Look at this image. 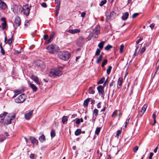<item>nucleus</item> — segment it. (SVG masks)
Here are the masks:
<instances>
[{
	"label": "nucleus",
	"mask_w": 159,
	"mask_h": 159,
	"mask_svg": "<svg viewBox=\"0 0 159 159\" xmlns=\"http://www.w3.org/2000/svg\"><path fill=\"white\" fill-rule=\"evenodd\" d=\"M28 84L33 91L35 92L37 91V88L34 84L31 83L30 82H28Z\"/></svg>",
	"instance_id": "nucleus-15"
},
{
	"label": "nucleus",
	"mask_w": 159,
	"mask_h": 159,
	"mask_svg": "<svg viewBox=\"0 0 159 159\" xmlns=\"http://www.w3.org/2000/svg\"><path fill=\"white\" fill-rule=\"evenodd\" d=\"M139 147L138 146H135L134 148L133 151L134 152H136L138 149Z\"/></svg>",
	"instance_id": "nucleus-52"
},
{
	"label": "nucleus",
	"mask_w": 159,
	"mask_h": 159,
	"mask_svg": "<svg viewBox=\"0 0 159 159\" xmlns=\"http://www.w3.org/2000/svg\"><path fill=\"white\" fill-rule=\"evenodd\" d=\"M121 133V130H118L117 131V133L116 134V137H117V138H118L120 134Z\"/></svg>",
	"instance_id": "nucleus-38"
},
{
	"label": "nucleus",
	"mask_w": 159,
	"mask_h": 159,
	"mask_svg": "<svg viewBox=\"0 0 159 159\" xmlns=\"http://www.w3.org/2000/svg\"><path fill=\"white\" fill-rule=\"evenodd\" d=\"M30 157L31 159H34L35 155L32 153L30 155Z\"/></svg>",
	"instance_id": "nucleus-51"
},
{
	"label": "nucleus",
	"mask_w": 159,
	"mask_h": 159,
	"mask_svg": "<svg viewBox=\"0 0 159 159\" xmlns=\"http://www.w3.org/2000/svg\"><path fill=\"white\" fill-rule=\"evenodd\" d=\"M145 50L146 48L145 47H144L141 49V50L140 51V52L141 53H143L145 51Z\"/></svg>",
	"instance_id": "nucleus-57"
},
{
	"label": "nucleus",
	"mask_w": 159,
	"mask_h": 159,
	"mask_svg": "<svg viewBox=\"0 0 159 159\" xmlns=\"http://www.w3.org/2000/svg\"><path fill=\"white\" fill-rule=\"evenodd\" d=\"M41 5H42V7H43L45 8L47 7V5L46 3L45 2H43L41 4Z\"/></svg>",
	"instance_id": "nucleus-54"
},
{
	"label": "nucleus",
	"mask_w": 159,
	"mask_h": 159,
	"mask_svg": "<svg viewBox=\"0 0 159 159\" xmlns=\"http://www.w3.org/2000/svg\"><path fill=\"white\" fill-rule=\"evenodd\" d=\"M105 78H102L100 79V80L98 82V84H102L104 81H105Z\"/></svg>",
	"instance_id": "nucleus-39"
},
{
	"label": "nucleus",
	"mask_w": 159,
	"mask_h": 159,
	"mask_svg": "<svg viewBox=\"0 0 159 159\" xmlns=\"http://www.w3.org/2000/svg\"><path fill=\"white\" fill-rule=\"evenodd\" d=\"M4 118V116H2V114H1L0 116V122H3Z\"/></svg>",
	"instance_id": "nucleus-45"
},
{
	"label": "nucleus",
	"mask_w": 159,
	"mask_h": 159,
	"mask_svg": "<svg viewBox=\"0 0 159 159\" xmlns=\"http://www.w3.org/2000/svg\"><path fill=\"white\" fill-rule=\"evenodd\" d=\"M139 15V13H135L132 16V18H135L137 16Z\"/></svg>",
	"instance_id": "nucleus-50"
},
{
	"label": "nucleus",
	"mask_w": 159,
	"mask_h": 159,
	"mask_svg": "<svg viewBox=\"0 0 159 159\" xmlns=\"http://www.w3.org/2000/svg\"><path fill=\"white\" fill-rule=\"evenodd\" d=\"M30 24V22L28 20H26L25 21V25L26 26H28Z\"/></svg>",
	"instance_id": "nucleus-47"
},
{
	"label": "nucleus",
	"mask_w": 159,
	"mask_h": 159,
	"mask_svg": "<svg viewBox=\"0 0 159 159\" xmlns=\"http://www.w3.org/2000/svg\"><path fill=\"white\" fill-rule=\"evenodd\" d=\"M1 25L2 26V29L3 30L6 29L7 26V22H3V23H2Z\"/></svg>",
	"instance_id": "nucleus-29"
},
{
	"label": "nucleus",
	"mask_w": 159,
	"mask_h": 159,
	"mask_svg": "<svg viewBox=\"0 0 159 159\" xmlns=\"http://www.w3.org/2000/svg\"><path fill=\"white\" fill-rule=\"evenodd\" d=\"M118 111L117 110L115 111L112 115V117H115L117 115Z\"/></svg>",
	"instance_id": "nucleus-43"
},
{
	"label": "nucleus",
	"mask_w": 159,
	"mask_h": 159,
	"mask_svg": "<svg viewBox=\"0 0 159 159\" xmlns=\"http://www.w3.org/2000/svg\"><path fill=\"white\" fill-rule=\"evenodd\" d=\"M153 155V153L152 152H151L150 153V155H149V158L150 159H151L152 158V157Z\"/></svg>",
	"instance_id": "nucleus-60"
},
{
	"label": "nucleus",
	"mask_w": 159,
	"mask_h": 159,
	"mask_svg": "<svg viewBox=\"0 0 159 159\" xmlns=\"http://www.w3.org/2000/svg\"><path fill=\"white\" fill-rule=\"evenodd\" d=\"M81 133V130L80 129H78L75 132V134L76 136L79 135Z\"/></svg>",
	"instance_id": "nucleus-27"
},
{
	"label": "nucleus",
	"mask_w": 159,
	"mask_h": 159,
	"mask_svg": "<svg viewBox=\"0 0 159 159\" xmlns=\"http://www.w3.org/2000/svg\"><path fill=\"white\" fill-rule=\"evenodd\" d=\"M55 130L54 129H52L51 132V136L52 138L54 137L55 136Z\"/></svg>",
	"instance_id": "nucleus-32"
},
{
	"label": "nucleus",
	"mask_w": 159,
	"mask_h": 159,
	"mask_svg": "<svg viewBox=\"0 0 159 159\" xmlns=\"http://www.w3.org/2000/svg\"><path fill=\"white\" fill-rule=\"evenodd\" d=\"M90 100V99L89 98H87V99L84 100V104L85 106H88V103L89 102Z\"/></svg>",
	"instance_id": "nucleus-26"
},
{
	"label": "nucleus",
	"mask_w": 159,
	"mask_h": 159,
	"mask_svg": "<svg viewBox=\"0 0 159 159\" xmlns=\"http://www.w3.org/2000/svg\"><path fill=\"white\" fill-rule=\"evenodd\" d=\"M140 49V47L139 46L137 47L135 49V52L134 54V56H136L138 55Z\"/></svg>",
	"instance_id": "nucleus-23"
},
{
	"label": "nucleus",
	"mask_w": 159,
	"mask_h": 159,
	"mask_svg": "<svg viewBox=\"0 0 159 159\" xmlns=\"http://www.w3.org/2000/svg\"><path fill=\"white\" fill-rule=\"evenodd\" d=\"M103 58V56L102 55H101L97 59L96 62L98 63H99L100 62Z\"/></svg>",
	"instance_id": "nucleus-31"
},
{
	"label": "nucleus",
	"mask_w": 159,
	"mask_h": 159,
	"mask_svg": "<svg viewBox=\"0 0 159 159\" xmlns=\"http://www.w3.org/2000/svg\"><path fill=\"white\" fill-rule=\"evenodd\" d=\"M129 120H130V118H129V119H127L126 120V122H125V127H126L127 125L129 123Z\"/></svg>",
	"instance_id": "nucleus-55"
},
{
	"label": "nucleus",
	"mask_w": 159,
	"mask_h": 159,
	"mask_svg": "<svg viewBox=\"0 0 159 159\" xmlns=\"http://www.w3.org/2000/svg\"><path fill=\"white\" fill-rule=\"evenodd\" d=\"M80 123V119H77V120L76 121V124H79Z\"/></svg>",
	"instance_id": "nucleus-63"
},
{
	"label": "nucleus",
	"mask_w": 159,
	"mask_h": 159,
	"mask_svg": "<svg viewBox=\"0 0 159 159\" xmlns=\"http://www.w3.org/2000/svg\"><path fill=\"white\" fill-rule=\"evenodd\" d=\"M15 116L13 115L9 117L8 119H7L5 122V124L6 125H8L10 124L11 122V120H13L15 118Z\"/></svg>",
	"instance_id": "nucleus-14"
},
{
	"label": "nucleus",
	"mask_w": 159,
	"mask_h": 159,
	"mask_svg": "<svg viewBox=\"0 0 159 159\" xmlns=\"http://www.w3.org/2000/svg\"><path fill=\"white\" fill-rule=\"evenodd\" d=\"M46 49L49 52L52 53L54 52L57 51L58 50L59 47L56 45L51 44L48 45Z\"/></svg>",
	"instance_id": "nucleus-3"
},
{
	"label": "nucleus",
	"mask_w": 159,
	"mask_h": 159,
	"mask_svg": "<svg viewBox=\"0 0 159 159\" xmlns=\"http://www.w3.org/2000/svg\"><path fill=\"white\" fill-rule=\"evenodd\" d=\"M31 78L34 80L37 84L39 85L40 84V82L37 76L34 75H32L31 77Z\"/></svg>",
	"instance_id": "nucleus-10"
},
{
	"label": "nucleus",
	"mask_w": 159,
	"mask_h": 159,
	"mask_svg": "<svg viewBox=\"0 0 159 159\" xmlns=\"http://www.w3.org/2000/svg\"><path fill=\"white\" fill-rule=\"evenodd\" d=\"M33 110L30 111L29 112L25 114V118L26 120L29 119L32 115Z\"/></svg>",
	"instance_id": "nucleus-11"
},
{
	"label": "nucleus",
	"mask_w": 159,
	"mask_h": 159,
	"mask_svg": "<svg viewBox=\"0 0 159 159\" xmlns=\"http://www.w3.org/2000/svg\"><path fill=\"white\" fill-rule=\"evenodd\" d=\"M80 30L78 29H75L73 30H69L68 32L69 33L75 34L80 32Z\"/></svg>",
	"instance_id": "nucleus-16"
},
{
	"label": "nucleus",
	"mask_w": 159,
	"mask_h": 159,
	"mask_svg": "<svg viewBox=\"0 0 159 159\" xmlns=\"http://www.w3.org/2000/svg\"><path fill=\"white\" fill-rule=\"evenodd\" d=\"M43 38L44 40H47L48 38V35L47 34L45 35L44 36Z\"/></svg>",
	"instance_id": "nucleus-62"
},
{
	"label": "nucleus",
	"mask_w": 159,
	"mask_h": 159,
	"mask_svg": "<svg viewBox=\"0 0 159 159\" xmlns=\"http://www.w3.org/2000/svg\"><path fill=\"white\" fill-rule=\"evenodd\" d=\"M89 93L90 94H94L95 93L93 88L92 87H90L89 89Z\"/></svg>",
	"instance_id": "nucleus-28"
},
{
	"label": "nucleus",
	"mask_w": 159,
	"mask_h": 159,
	"mask_svg": "<svg viewBox=\"0 0 159 159\" xmlns=\"http://www.w3.org/2000/svg\"><path fill=\"white\" fill-rule=\"evenodd\" d=\"M101 50L100 49L98 48L95 52V55L98 56L99 55Z\"/></svg>",
	"instance_id": "nucleus-42"
},
{
	"label": "nucleus",
	"mask_w": 159,
	"mask_h": 159,
	"mask_svg": "<svg viewBox=\"0 0 159 159\" xmlns=\"http://www.w3.org/2000/svg\"><path fill=\"white\" fill-rule=\"evenodd\" d=\"M54 33L53 32L52 33L50 36V38L53 39V37L54 36Z\"/></svg>",
	"instance_id": "nucleus-59"
},
{
	"label": "nucleus",
	"mask_w": 159,
	"mask_h": 159,
	"mask_svg": "<svg viewBox=\"0 0 159 159\" xmlns=\"http://www.w3.org/2000/svg\"><path fill=\"white\" fill-rule=\"evenodd\" d=\"M116 14L115 12L114 11H112L111 13L107 12L106 13V16L107 19L106 20V21L109 19L112 20L114 19L116 17Z\"/></svg>",
	"instance_id": "nucleus-5"
},
{
	"label": "nucleus",
	"mask_w": 159,
	"mask_h": 159,
	"mask_svg": "<svg viewBox=\"0 0 159 159\" xmlns=\"http://www.w3.org/2000/svg\"><path fill=\"white\" fill-rule=\"evenodd\" d=\"M20 25V19L18 16L16 17L14 21V26L16 27L19 26Z\"/></svg>",
	"instance_id": "nucleus-9"
},
{
	"label": "nucleus",
	"mask_w": 159,
	"mask_h": 159,
	"mask_svg": "<svg viewBox=\"0 0 159 159\" xmlns=\"http://www.w3.org/2000/svg\"><path fill=\"white\" fill-rule=\"evenodd\" d=\"M112 48V46L110 45H108L104 48V49L105 50H109L111 48Z\"/></svg>",
	"instance_id": "nucleus-30"
},
{
	"label": "nucleus",
	"mask_w": 159,
	"mask_h": 159,
	"mask_svg": "<svg viewBox=\"0 0 159 159\" xmlns=\"http://www.w3.org/2000/svg\"><path fill=\"white\" fill-rule=\"evenodd\" d=\"M52 39L49 38L48 39V40L47 44H48L49 43H50L51 42Z\"/></svg>",
	"instance_id": "nucleus-64"
},
{
	"label": "nucleus",
	"mask_w": 159,
	"mask_h": 159,
	"mask_svg": "<svg viewBox=\"0 0 159 159\" xmlns=\"http://www.w3.org/2000/svg\"><path fill=\"white\" fill-rule=\"evenodd\" d=\"M7 7V5L6 3L2 0H0V8L2 10H5Z\"/></svg>",
	"instance_id": "nucleus-13"
},
{
	"label": "nucleus",
	"mask_w": 159,
	"mask_h": 159,
	"mask_svg": "<svg viewBox=\"0 0 159 159\" xmlns=\"http://www.w3.org/2000/svg\"><path fill=\"white\" fill-rule=\"evenodd\" d=\"M62 74L61 71L57 69H52L49 72V75L51 76H60Z\"/></svg>",
	"instance_id": "nucleus-2"
},
{
	"label": "nucleus",
	"mask_w": 159,
	"mask_h": 159,
	"mask_svg": "<svg viewBox=\"0 0 159 159\" xmlns=\"http://www.w3.org/2000/svg\"><path fill=\"white\" fill-rule=\"evenodd\" d=\"M155 26V24H152L150 25L149 26L152 29Z\"/></svg>",
	"instance_id": "nucleus-61"
},
{
	"label": "nucleus",
	"mask_w": 159,
	"mask_h": 159,
	"mask_svg": "<svg viewBox=\"0 0 159 159\" xmlns=\"http://www.w3.org/2000/svg\"><path fill=\"white\" fill-rule=\"evenodd\" d=\"M29 139L32 144H35L36 145H38V140L35 138L33 137H30Z\"/></svg>",
	"instance_id": "nucleus-12"
},
{
	"label": "nucleus",
	"mask_w": 159,
	"mask_h": 159,
	"mask_svg": "<svg viewBox=\"0 0 159 159\" xmlns=\"http://www.w3.org/2000/svg\"><path fill=\"white\" fill-rule=\"evenodd\" d=\"M5 136L2 135H0V142H2L5 139Z\"/></svg>",
	"instance_id": "nucleus-35"
},
{
	"label": "nucleus",
	"mask_w": 159,
	"mask_h": 159,
	"mask_svg": "<svg viewBox=\"0 0 159 159\" xmlns=\"http://www.w3.org/2000/svg\"><path fill=\"white\" fill-rule=\"evenodd\" d=\"M59 58L62 60H68L70 56V54L67 51H61L58 54Z\"/></svg>",
	"instance_id": "nucleus-1"
},
{
	"label": "nucleus",
	"mask_w": 159,
	"mask_h": 159,
	"mask_svg": "<svg viewBox=\"0 0 159 159\" xmlns=\"http://www.w3.org/2000/svg\"><path fill=\"white\" fill-rule=\"evenodd\" d=\"M94 34L97 35L100 33V29L99 27L97 26L94 29Z\"/></svg>",
	"instance_id": "nucleus-17"
},
{
	"label": "nucleus",
	"mask_w": 159,
	"mask_h": 159,
	"mask_svg": "<svg viewBox=\"0 0 159 159\" xmlns=\"http://www.w3.org/2000/svg\"><path fill=\"white\" fill-rule=\"evenodd\" d=\"M107 62V59H104L103 60L102 64V67H104L105 65Z\"/></svg>",
	"instance_id": "nucleus-33"
},
{
	"label": "nucleus",
	"mask_w": 159,
	"mask_h": 159,
	"mask_svg": "<svg viewBox=\"0 0 159 159\" xmlns=\"http://www.w3.org/2000/svg\"><path fill=\"white\" fill-rule=\"evenodd\" d=\"M147 107V105H144L142 107V110L143 111V113H144Z\"/></svg>",
	"instance_id": "nucleus-37"
},
{
	"label": "nucleus",
	"mask_w": 159,
	"mask_h": 159,
	"mask_svg": "<svg viewBox=\"0 0 159 159\" xmlns=\"http://www.w3.org/2000/svg\"><path fill=\"white\" fill-rule=\"evenodd\" d=\"M93 33H90L89 34V36L88 37V38H89V39H90L93 37Z\"/></svg>",
	"instance_id": "nucleus-56"
},
{
	"label": "nucleus",
	"mask_w": 159,
	"mask_h": 159,
	"mask_svg": "<svg viewBox=\"0 0 159 159\" xmlns=\"http://www.w3.org/2000/svg\"><path fill=\"white\" fill-rule=\"evenodd\" d=\"M86 15V13L85 12H82L81 13V16L82 17H85V16Z\"/></svg>",
	"instance_id": "nucleus-58"
},
{
	"label": "nucleus",
	"mask_w": 159,
	"mask_h": 159,
	"mask_svg": "<svg viewBox=\"0 0 159 159\" xmlns=\"http://www.w3.org/2000/svg\"><path fill=\"white\" fill-rule=\"evenodd\" d=\"M124 48V46L123 44H122L120 45V53H122L123 52V50Z\"/></svg>",
	"instance_id": "nucleus-48"
},
{
	"label": "nucleus",
	"mask_w": 159,
	"mask_h": 159,
	"mask_svg": "<svg viewBox=\"0 0 159 159\" xmlns=\"http://www.w3.org/2000/svg\"><path fill=\"white\" fill-rule=\"evenodd\" d=\"M35 64V66L39 69H44L46 67L44 62L41 60L36 61Z\"/></svg>",
	"instance_id": "nucleus-4"
},
{
	"label": "nucleus",
	"mask_w": 159,
	"mask_h": 159,
	"mask_svg": "<svg viewBox=\"0 0 159 159\" xmlns=\"http://www.w3.org/2000/svg\"><path fill=\"white\" fill-rule=\"evenodd\" d=\"M100 128H99L98 127H97L96 128V129L95 131V134H97V135H98L99 134V133L100 132Z\"/></svg>",
	"instance_id": "nucleus-36"
},
{
	"label": "nucleus",
	"mask_w": 159,
	"mask_h": 159,
	"mask_svg": "<svg viewBox=\"0 0 159 159\" xmlns=\"http://www.w3.org/2000/svg\"><path fill=\"white\" fill-rule=\"evenodd\" d=\"M123 81V78L121 77H120L119 78L118 81V84L120 86H121L122 84Z\"/></svg>",
	"instance_id": "nucleus-25"
},
{
	"label": "nucleus",
	"mask_w": 159,
	"mask_h": 159,
	"mask_svg": "<svg viewBox=\"0 0 159 159\" xmlns=\"http://www.w3.org/2000/svg\"><path fill=\"white\" fill-rule=\"evenodd\" d=\"M143 40L142 38H140L139 39L136 41V44H139L140 42H141Z\"/></svg>",
	"instance_id": "nucleus-53"
},
{
	"label": "nucleus",
	"mask_w": 159,
	"mask_h": 159,
	"mask_svg": "<svg viewBox=\"0 0 159 159\" xmlns=\"http://www.w3.org/2000/svg\"><path fill=\"white\" fill-rule=\"evenodd\" d=\"M98 110L97 109H95L93 110V114H94L95 116H97L98 114Z\"/></svg>",
	"instance_id": "nucleus-41"
},
{
	"label": "nucleus",
	"mask_w": 159,
	"mask_h": 159,
	"mask_svg": "<svg viewBox=\"0 0 159 159\" xmlns=\"http://www.w3.org/2000/svg\"><path fill=\"white\" fill-rule=\"evenodd\" d=\"M97 89L99 93H100L101 92L104 91L103 88L101 85L99 86L97 88Z\"/></svg>",
	"instance_id": "nucleus-24"
},
{
	"label": "nucleus",
	"mask_w": 159,
	"mask_h": 159,
	"mask_svg": "<svg viewBox=\"0 0 159 159\" xmlns=\"http://www.w3.org/2000/svg\"><path fill=\"white\" fill-rule=\"evenodd\" d=\"M0 48H1V53L2 55H4L5 54V51L1 45H0Z\"/></svg>",
	"instance_id": "nucleus-44"
},
{
	"label": "nucleus",
	"mask_w": 159,
	"mask_h": 159,
	"mask_svg": "<svg viewBox=\"0 0 159 159\" xmlns=\"http://www.w3.org/2000/svg\"><path fill=\"white\" fill-rule=\"evenodd\" d=\"M112 68V67L111 66H110L108 67V68L107 70V74L109 75L110 74Z\"/></svg>",
	"instance_id": "nucleus-34"
},
{
	"label": "nucleus",
	"mask_w": 159,
	"mask_h": 159,
	"mask_svg": "<svg viewBox=\"0 0 159 159\" xmlns=\"http://www.w3.org/2000/svg\"><path fill=\"white\" fill-rule=\"evenodd\" d=\"M39 140L43 142L45 140V137L43 134H42L39 138Z\"/></svg>",
	"instance_id": "nucleus-19"
},
{
	"label": "nucleus",
	"mask_w": 159,
	"mask_h": 159,
	"mask_svg": "<svg viewBox=\"0 0 159 159\" xmlns=\"http://www.w3.org/2000/svg\"><path fill=\"white\" fill-rule=\"evenodd\" d=\"M14 92L17 95L21 93V90H16L14 91Z\"/></svg>",
	"instance_id": "nucleus-49"
},
{
	"label": "nucleus",
	"mask_w": 159,
	"mask_h": 159,
	"mask_svg": "<svg viewBox=\"0 0 159 159\" xmlns=\"http://www.w3.org/2000/svg\"><path fill=\"white\" fill-rule=\"evenodd\" d=\"M84 43V39L82 37L80 36L78 40L77 43V45L80 47L82 46Z\"/></svg>",
	"instance_id": "nucleus-8"
},
{
	"label": "nucleus",
	"mask_w": 159,
	"mask_h": 159,
	"mask_svg": "<svg viewBox=\"0 0 159 159\" xmlns=\"http://www.w3.org/2000/svg\"><path fill=\"white\" fill-rule=\"evenodd\" d=\"M129 13L127 12H125L123 13L122 17V19L123 20H126L129 16Z\"/></svg>",
	"instance_id": "nucleus-18"
},
{
	"label": "nucleus",
	"mask_w": 159,
	"mask_h": 159,
	"mask_svg": "<svg viewBox=\"0 0 159 159\" xmlns=\"http://www.w3.org/2000/svg\"><path fill=\"white\" fill-rule=\"evenodd\" d=\"M68 116H64L62 118V121L63 124H65L67 122L68 120Z\"/></svg>",
	"instance_id": "nucleus-22"
},
{
	"label": "nucleus",
	"mask_w": 159,
	"mask_h": 159,
	"mask_svg": "<svg viewBox=\"0 0 159 159\" xmlns=\"http://www.w3.org/2000/svg\"><path fill=\"white\" fill-rule=\"evenodd\" d=\"M60 5L59 4H57L56 8L55 11H59L60 10Z\"/></svg>",
	"instance_id": "nucleus-46"
},
{
	"label": "nucleus",
	"mask_w": 159,
	"mask_h": 159,
	"mask_svg": "<svg viewBox=\"0 0 159 159\" xmlns=\"http://www.w3.org/2000/svg\"><path fill=\"white\" fill-rule=\"evenodd\" d=\"M26 98V96L25 94H22L19 95L15 99V102L17 103H21L23 102Z\"/></svg>",
	"instance_id": "nucleus-6"
},
{
	"label": "nucleus",
	"mask_w": 159,
	"mask_h": 159,
	"mask_svg": "<svg viewBox=\"0 0 159 159\" xmlns=\"http://www.w3.org/2000/svg\"><path fill=\"white\" fill-rule=\"evenodd\" d=\"M30 9L28 5L24 6L22 10V12L26 16L29 15L30 13Z\"/></svg>",
	"instance_id": "nucleus-7"
},
{
	"label": "nucleus",
	"mask_w": 159,
	"mask_h": 159,
	"mask_svg": "<svg viewBox=\"0 0 159 159\" xmlns=\"http://www.w3.org/2000/svg\"><path fill=\"white\" fill-rule=\"evenodd\" d=\"M105 43V41H102L100 42L98 44V47L100 49H102Z\"/></svg>",
	"instance_id": "nucleus-21"
},
{
	"label": "nucleus",
	"mask_w": 159,
	"mask_h": 159,
	"mask_svg": "<svg viewBox=\"0 0 159 159\" xmlns=\"http://www.w3.org/2000/svg\"><path fill=\"white\" fill-rule=\"evenodd\" d=\"M107 2V1L106 0H104L102 1L100 4V6H103L104 4H105Z\"/></svg>",
	"instance_id": "nucleus-40"
},
{
	"label": "nucleus",
	"mask_w": 159,
	"mask_h": 159,
	"mask_svg": "<svg viewBox=\"0 0 159 159\" xmlns=\"http://www.w3.org/2000/svg\"><path fill=\"white\" fill-rule=\"evenodd\" d=\"M13 35L12 34L11 38L8 40L7 43L9 45H11L12 43V40H13Z\"/></svg>",
	"instance_id": "nucleus-20"
}]
</instances>
